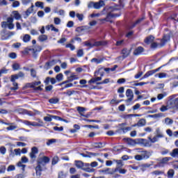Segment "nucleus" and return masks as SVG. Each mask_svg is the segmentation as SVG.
Here are the masks:
<instances>
[{
    "label": "nucleus",
    "mask_w": 178,
    "mask_h": 178,
    "mask_svg": "<svg viewBox=\"0 0 178 178\" xmlns=\"http://www.w3.org/2000/svg\"><path fill=\"white\" fill-rule=\"evenodd\" d=\"M38 122H31V126H33V127H42L44 126V122L42 120L38 119Z\"/></svg>",
    "instance_id": "obj_9"
},
{
    "label": "nucleus",
    "mask_w": 178,
    "mask_h": 178,
    "mask_svg": "<svg viewBox=\"0 0 178 178\" xmlns=\"http://www.w3.org/2000/svg\"><path fill=\"white\" fill-rule=\"evenodd\" d=\"M21 161L22 162V163H29V159L26 157V156H23L21 158Z\"/></svg>",
    "instance_id": "obj_45"
},
{
    "label": "nucleus",
    "mask_w": 178,
    "mask_h": 178,
    "mask_svg": "<svg viewBox=\"0 0 178 178\" xmlns=\"http://www.w3.org/2000/svg\"><path fill=\"white\" fill-rule=\"evenodd\" d=\"M101 80H102V77L98 76V77H96V78L91 79L88 81V83H89V84H91L92 83H93V84H97L98 85V81H101Z\"/></svg>",
    "instance_id": "obj_15"
},
{
    "label": "nucleus",
    "mask_w": 178,
    "mask_h": 178,
    "mask_svg": "<svg viewBox=\"0 0 178 178\" xmlns=\"http://www.w3.org/2000/svg\"><path fill=\"white\" fill-rule=\"evenodd\" d=\"M126 97H127V99L125 100V102H131L133 101V98H134V93H133V90L131 89L127 90Z\"/></svg>",
    "instance_id": "obj_5"
},
{
    "label": "nucleus",
    "mask_w": 178,
    "mask_h": 178,
    "mask_svg": "<svg viewBox=\"0 0 178 178\" xmlns=\"http://www.w3.org/2000/svg\"><path fill=\"white\" fill-rule=\"evenodd\" d=\"M9 58H10L11 59H16V58H17V55L16 54V53H10L8 55Z\"/></svg>",
    "instance_id": "obj_55"
},
{
    "label": "nucleus",
    "mask_w": 178,
    "mask_h": 178,
    "mask_svg": "<svg viewBox=\"0 0 178 178\" xmlns=\"http://www.w3.org/2000/svg\"><path fill=\"white\" fill-rule=\"evenodd\" d=\"M44 122H52V115H48V116L44 117Z\"/></svg>",
    "instance_id": "obj_43"
},
{
    "label": "nucleus",
    "mask_w": 178,
    "mask_h": 178,
    "mask_svg": "<svg viewBox=\"0 0 178 178\" xmlns=\"http://www.w3.org/2000/svg\"><path fill=\"white\" fill-rule=\"evenodd\" d=\"M56 80H57V81L60 82L63 80V74L60 73L56 75Z\"/></svg>",
    "instance_id": "obj_32"
},
{
    "label": "nucleus",
    "mask_w": 178,
    "mask_h": 178,
    "mask_svg": "<svg viewBox=\"0 0 178 178\" xmlns=\"http://www.w3.org/2000/svg\"><path fill=\"white\" fill-rule=\"evenodd\" d=\"M59 161V158L58 156H54L52 159V165H56L58 162Z\"/></svg>",
    "instance_id": "obj_46"
},
{
    "label": "nucleus",
    "mask_w": 178,
    "mask_h": 178,
    "mask_svg": "<svg viewBox=\"0 0 178 178\" xmlns=\"http://www.w3.org/2000/svg\"><path fill=\"white\" fill-rule=\"evenodd\" d=\"M12 23H13V18L10 17L7 19V22H2L1 27L3 28L7 27L8 24H10Z\"/></svg>",
    "instance_id": "obj_12"
},
{
    "label": "nucleus",
    "mask_w": 178,
    "mask_h": 178,
    "mask_svg": "<svg viewBox=\"0 0 178 178\" xmlns=\"http://www.w3.org/2000/svg\"><path fill=\"white\" fill-rule=\"evenodd\" d=\"M128 145H132L134 146L136 145V141L131 138H127L125 139Z\"/></svg>",
    "instance_id": "obj_27"
},
{
    "label": "nucleus",
    "mask_w": 178,
    "mask_h": 178,
    "mask_svg": "<svg viewBox=\"0 0 178 178\" xmlns=\"http://www.w3.org/2000/svg\"><path fill=\"white\" fill-rule=\"evenodd\" d=\"M85 45L89 48H94V47H102L106 45V42L99 41L95 42L94 44H91L90 42H85Z\"/></svg>",
    "instance_id": "obj_4"
},
{
    "label": "nucleus",
    "mask_w": 178,
    "mask_h": 178,
    "mask_svg": "<svg viewBox=\"0 0 178 178\" xmlns=\"http://www.w3.org/2000/svg\"><path fill=\"white\" fill-rule=\"evenodd\" d=\"M0 152L2 155H5L6 154V147H0Z\"/></svg>",
    "instance_id": "obj_52"
},
{
    "label": "nucleus",
    "mask_w": 178,
    "mask_h": 178,
    "mask_svg": "<svg viewBox=\"0 0 178 178\" xmlns=\"http://www.w3.org/2000/svg\"><path fill=\"white\" fill-rule=\"evenodd\" d=\"M105 10H106V8H104L101 13H93L90 15V17H91L92 19H94L95 17H100V16H102V15H104V12H105Z\"/></svg>",
    "instance_id": "obj_13"
},
{
    "label": "nucleus",
    "mask_w": 178,
    "mask_h": 178,
    "mask_svg": "<svg viewBox=\"0 0 178 178\" xmlns=\"http://www.w3.org/2000/svg\"><path fill=\"white\" fill-rule=\"evenodd\" d=\"M16 129H17L16 125H10V127H7V130L8 131L16 130Z\"/></svg>",
    "instance_id": "obj_57"
},
{
    "label": "nucleus",
    "mask_w": 178,
    "mask_h": 178,
    "mask_svg": "<svg viewBox=\"0 0 178 178\" xmlns=\"http://www.w3.org/2000/svg\"><path fill=\"white\" fill-rule=\"evenodd\" d=\"M152 175H163V171H159V170H155L153 171Z\"/></svg>",
    "instance_id": "obj_61"
},
{
    "label": "nucleus",
    "mask_w": 178,
    "mask_h": 178,
    "mask_svg": "<svg viewBox=\"0 0 178 178\" xmlns=\"http://www.w3.org/2000/svg\"><path fill=\"white\" fill-rule=\"evenodd\" d=\"M100 172L104 173V175H113V173L116 172V170L112 168H105L104 170H100Z\"/></svg>",
    "instance_id": "obj_8"
},
{
    "label": "nucleus",
    "mask_w": 178,
    "mask_h": 178,
    "mask_svg": "<svg viewBox=\"0 0 178 178\" xmlns=\"http://www.w3.org/2000/svg\"><path fill=\"white\" fill-rule=\"evenodd\" d=\"M130 52H131V50H129L127 49H124L122 50V58L124 59L125 58H127L129 55H130Z\"/></svg>",
    "instance_id": "obj_19"
},
{
    "label": "nucleus",
    "mask_w": 178,
    "mask_h": 178,
    "mask_svg": "<svg viewBox=\"0 0 178 178\" xmlns=\"http://www.w3.org/2000/svg\"><path fill=\"white\" fill-rule=\"evenodd\" d=\"M115 10H116V9L115 8V7H110L107 9V16L106 18L103 19H99L100 20V22L102 21H105L106 22L108 20V19H111V17H118V15H114L111 12H115Z\"/></svg>",
    "instance_id": "obj_2"
},
{
    "label": "nucleus",
    "mask_w": 178,
    "mask_h": 178,
    "mask_svg": "<svg viewBox=\"0 0 178 178\" xmlns=\"http://www.w3.org/2000/svg\"><path fill=\"white\" fill-rule=\"evenodd\" d=\"M168 108H170V109L177 111L178 110V97L175 99H170L168 102Z\"/></svg>",
    "instance_id": "obj_1"
},
{
    "label": "nucleus",
    "mask_w": 178,
    "mask_h": 178,
    "mask_svg": "<svg viewBox=\"0 0 178 178\" xmlns=\"http://www.w3.org/2000/svg\"><path fill=\"white\" fill-rule=\"evenodd\" d=\"M66 48H70L71 51H74L76 49V47L74 45L72 44L71 43H69L66 44Z\"/></svg>",
    "instance_id": "obj_44"
},
{
    "label": "nucleus",
    "mask_w": 178,
    "mask_h": 178,
    "mask_svg": "<svg viewBox=\"0 0 178 178\" xmlns=\"http://www.w3.org/2000/svg\"><path fill=\"white\" fill-rule=\"evenodd\" d=\"M168 177L169 178H173V176H175V170L173 169H170L167 172Z\"/></svg>",
    "instance_id": "obj_31"
},
{
    "label": "nucleus",
    "mask_w": 178,
    "mask_h": 178,
    "mask_svg": "<svg viewBox=\"0 0 178 178\" xmlns=\"http://www.w3.org/2000/svg\"><path fill=\"white\" fill-rule=\"evenodd\" d=\"M83 55H84L83 49L78 50V51H77V56H78V58H81V56H83Z\"/></svg>",
    "instance_id": "obj_54"
},
{
    "label": "nucleus",
    "mask_w": 178,
    "mask_h": 178,
    "mask_svg": "<svg viewBox=\"0 0 178 178\" xmlns=\"http://www.w3.org/2000/svg\"><path fill=\"white\" fill-rule=\"evenodd\" d=\"M83 170H84V172H88V173H94V172H95V169L90 168H83Z\"/></svg>",
    "instance_id": "obj_34"
},
{
    "label": "nucleus",
    "mask_w": 178,
    "mask_h": 178,
    "mask_svg": "<svg viewBox=\"0 0 178 178\" xmlns=\"http://www.w3.org/2000/svg\"><path fill=\"white\" fill-rule=\"evenodd\" d=\"M50 104H58L59 102V99L58 98H52L49 100Z\"/></svg>",
    "instance_id": "obj_42"
},
{
    "label": "nucleus",
    "mask_w": 178,
    "mask_h": 178,
    "mask_svg": "<svg viewBox=\"0 0 178 178\" xmlns=\"http://www.w3.org/2000/svg\"><path fill=\"white\" fill-rule=\"evenodd\" d=\"M33 8H34V5L31 4V6L29 8H28L26 12V16H30V15L33 13Z\"/></svg>",
    "instance_id": "obj_28"
},
{
    "label": "nucleus",
    "mask_w": 178,
    "mask_h": 178,
    "mask_svg": "<svg viewBox=\"0 0 178 178\" xmlns=\"http://www.w3.org/2000/svg\"><path fill=\"white\" fill-rule=\"evenodd\" d=\"M13 70H20V64L15 63L12 66Z\"/></svg>",
    "instance_id": "obj_35"
},
{
    "label": "nucleus",
    "mask_w": 178,
    "mask_h": 178,
    "mask_svg": "<svg viewBox=\"0 0 178 178\" xmlns=\"http://www.w3.org/2000/svg\"><path fill=\"white\" fill-rule=\"evenodd\" d=\"M123 44H124V40H118L116 42V47H122V45H123Z\"/></svg>",
    "instance_id": "obj_47"
},
{
    "label": "nucleus",
    "mask_w": 178,
    "mask_h": 178,
    "mask_svg": "<svg viewBox=\"0 0 178 178\" xmlns=\"http://www.w3.org/2000/svg\"><path fill=\"white\" fill-rule=\"evenodd\" d=\"M161 114H154V115H147V118H154V119H156L158 118H161Z\"/></svg>",
    "instance_id": "obj_56"
},
{
    "label": "nucleus",
    "mask_w": 178,
    "mask_h": 178,
    "mask_svg": "<svg viewBox=\"0 0 178 178\" xmlns=\"http://www.w3.org/2000/svg\"><path fill=\"white\" fill-rule=\"evenodd\" d=\"M143 72H138V74H136L135 75V79H140V77H141V76H143Z\"/></svg>",
    "instance_id": "obj_63"
},
{
    "label": "nucleus",
    "mask_w": 178,
    "mask_h": 178,
    "mask_svg": "<svg viewBox=\"0 0 178 178\" xmlns=\"http://www.w3.org/2000/svg\"><path fill=\"white\" fill-rule=\"evenodd\" d=\"M54 65H56V61L52 60V61H50L49 63H46L44 65V68L48 70L49 69V67H51V66H54Z\"/></svg>",
    "instance_id": "obj_23"
},
{
    "label": "nucleus",
    "mask_w": 178,
    "mask_h": 178,
    "mask_svg": "<svg viewBox=\"0 0 178 178\" xmlns=\"http://www.w3.org/2000/svg\"><path fill=\"white\" fill-rule=\"evenodd\" d=\"M154 73H155V72L153 71H149L147 72L142 79H147V77H149V76H152V74H154Z\"/></svg>",
    "instance_id": "obj_37"
},
{
    "label": "nucleus",
    "mask_w": 178,
    "mask_h": 178,
    "mask_svg": "<svg viewBox=\"0 0 178 178\" xmlns=\"http://www.w3.org/2000/svg\"><path fill=\"white\" fill-rule=\"evenodd\" d=\"M40 85H41V81H37V82L33 83L31 87L32 88H34V90H41L42 89L41 88Z\"/></svg>",
    "instance_id": "obj_10"
},
{
    "label": "nucleus",
    "mask_w": 178,
    "mask_h": 178,
    "mask_svg": "<svg viewBox=\"0 0 178 178\" xmlns=\"http://www.w3.org/2000/svg\"><path fill=\"white\" fill-rule=\"evenodd\" d=\"M77 111H78L79 113H83V112H86V108L77 107Z\"/></svg>",
    "instance_id": "obj_60"
},
{
    "label": "nucleus",
    "mask_w": 178,
    "mask_h": 178,
    "mask_svg": "<svg viewBox=\"0 0 178 178\" xmlns=\"http://www.w3.org/2000/svg\"><path fill=\"white\" fill-rule=\"evenodd\" d=\"M38 40L40 42H44V41L48 40V36L47 35H41L38 37Z\"/></svg>",
    "instance_id": "obj_26"
},
{
    "label": "nucleus",
    "mask_w": 178,
    "mask_h": 178,
    "mask_svg": "<svg viewBox=\"0 0 178 178\" xmlns=\"http://www.w3.org/2000/svg\"><path fill=\"white\" fill-rule=\"evenodd\" d=\"M31 40V36H30V35L26 34L24 35V38H23L24 42H29V41H30Z\"/></svg>",
    "instance_id": "obj_30"
},
{
    "label": "nucleus",
    "mask_w": 178,
    "mask_h": 178,
    "mask_svg": "<svg viewBox=\"0 0 178 178\" xmlns=\"http://www.w3.org/2000/svg\"><path fill=\"white\" fill-rule=\"evenodd\" d=\"M13 16L15 17V19H16V20H20V19H22V15H20L17 11H13Z\"/></svg>",
    "instance_id": "obj_24"
},
{
    "label": "nucleus",
    "mask_w": 178,
    "mask_h": 178,
    "mask_svg": "<svg viewBox=\"0 0 178 178\" xmlns=\"http://www.w3.org/2000/svg\"><path fill=\"white\" fill-rule=\"evenodd\" d=\"M105 6V3L104 2V1L100 0L98 2H95V9H100L102 8V6Z\"/></svg>",
    "instance_id": "obj_11"
},
{
    "label": "nucleus",
    "mask_w": 178,
    "mask_h": 178,
    "mask_svg": "<svg viewBox=\"0 0 178 178\" xmlns=\"http://www.w3.org/2000/svg\"><path fill=\"white\" fill-rule=\"evenodd\" d=\"M35 5L37 8H41V9H44V3L43 2L37 1Z\"/></svg>",
    "instance_id": "obj_39"
},
{
    "label": "nucleus",
    "mask_w": 178,
    "mask_h": 178,
    "mask_svg": "<svg viewBox=\"0 0 178 178\" xmlns=\"http://www.w3.org/2000/svg\"><path fill=\"white\" fill-rule=\"evenodd\" d=\"M56 143V139H50L47 142V145H51Z\"/></svg>",
    "instance_id": "obj_49"
},
{
    "label": "nucleus",
    "mask_w": 178,
    "mask_h": 178,
    "mask_svg": "<svg viewBox=\"0 0 178 178\" xmlns=\"http://www.w3.org/2000/svg\"><path fill=\"white\" fill-rule=\"evenodd\" d=\"M60 18L59 17H54V24H56L57 26L60 24Z\"/></svg>",
    "instance_id": "obj_53"
},
{
    "label": "nucleus",
    "mask_w": 178,
    "mask_h": 178,
    "mask_svg": "<svg viewBox=\"0 0 178 178\" xmlns=\"http://www.w3.org/2000/svg\"><path fill=\"white\" fill-rule=\"evenodd\" d=\"M168 74L165 72H160L154 75V77H159V79H166Z\"/></svg>",
    "instance_id": "obj_20"
},
{
    "label": "nucleus",
    "mask_w": 178,
    "mask_h": 178,
    "mask_svg": "<svg viewBox=\"0 0 178 178\" xmlns=\"http://www.w3.org/2000/svg\"><path fill=\"white\" fill-rule=\"evenodd\" d=\"M147 124V121L145 119L142 118L137 122L138 127H144Z\"/></svg>",
    "instance_id": "obj_17"
},
{
    "label": "nucleus",
    "mask_w": 178,
    "mask_h": 178,
    "mask_svg": "<svg viewBox=\"0 0 178 178\" xmlns=\"http://www.w3.org/2000/svg\"><path fill=\"white\" fill-rule=\"evenodd\" d=\"M169 40H170V38L169 37V35L164 36V38L161 40L160 47H163V45H165V42H168V41H169Z\"/></svg>",
    "instance_id": "obj_25"
},
{
    "label": "nucleus",
    "mask_w": 178,
    "mask_h": 178,
    "mask_svg": "<svg viewBox=\"0 0 178 178\" xmlns=\"http://www.w3.org/2000/svg\"><path fill=\"white\" fill-rule=\"evenodd\" d=\"M141 156L143 159H148V158H149V153L145 151L142 152Z\"/></svg>",
    "instance_id": "obj_29"
},
{
    "label": "nucleus",
    "mask_w": 178,
    "mask_h": 178,
    "mask_svg": "<svg viewBox=\"0 0 178 178\" xmlns=\"http://www.w3.org/2000/svg\"><path fill=\"white\" fill-rule=\"evenodd\" d=\"M92 63H101L102 62V60H99L97 58H92L91 60Z\"/></svg>",
    "instance_id": "obj_59"
},
{
    "label": "nucleus",
    "mask_w": 178,
    "mask_h": 178,
    "mask_svg": "<svg viewBox=\"0 0 178 178\" xmlns=\"http://www.w3.org/2000/svg\"><path fill=\"white\" fill-rule=\"evenodd\" d=\"M170 156L175 158V156H178V149H174L172 152L170 154Z\"/></svg>",
    "instance_id": "obj_33"
},
{
    "label": "nucleus",
    "mask_w": 178,
    "mask_h": 178,
    "mask_svg": "<svg viewBox=\"0 0 178 178\" xmlns=\"http://www.w3.org/2000/svg\"><path fill=\"white\" fill-rule=\"evenodd\" d=\"M66 175L63 173V172H60L58 173V178H65Z\"/></svg>",
    "instance_id": "obj_64"
},
{
    "label": "nucleus",
    "mask_w": 178,
    "mask_h": 178,
    "mask_svg": "<svg viewBox=\"0 0 178 178\" xmlns=\"http://www.w3.org/2000/svg\"><path fill=\"white\" fill-rule=\"evenodd\" d=\"M17 166H18L19 168H22V170H24V168H26V165H24V164H23V162H22V161H19V162L17 163Z\"/></svg>",
    "instance_id": "obj_58"
},
{
    "label": "nucleus",
    "mask_w": 178,
    "mask_h": 178,
    "mask_svg": "<svg viewBox=\"0 0 178 178\" xmlns=\"http://www.w3.org/2000/svg\"><path fill=\"white\" fill-rule=\"evenodd\" d=\"M17 79H19V75H17V74L12 75L10 81H12V83H15V81H16V80H17Z\"/></svg>",
    "instance_id": "obj_48"
},
{
    "label": "nucleus",
    "mask_w": 178,
    "mask_h": 178,
    "mask_svg": "<svg viewBox=\"0 0 178 178\" xmlns=\"http://www.w3.org/2000/svg\"><path fill=\"white\" fill-rule=\"evenodd\" d=\"M150 143H157L158 141V136H154L153 138H151V137H148Z\"/></svg>",
    "instance_id": "obj_51"
},
{
    "label": "nucleus",
    "mask_w": 178,
    "mask_h": 178,
    "mask_svg": "<svg viewBox=\"0 0 178 178\" xmlns=\"http://www.w3.org/2000/svg\"><path fill=\"white\" fill-rule=\"evenodd\" d=\"M168 109H170L169 106H168V102L166 106H162L160 108L161 112H166V111H168Z\"/></svg>",
    "instance_id": "obj_40"
},
{
    "label": "nucleus",
    "mask_w": 178,
    "mask_h": 178,
    "mask_svg": "<svg viewBox=\"0 0 178 178\" xmlns=\"http://www.w3.org/2000/svg\"><path fill=\"white\" fill-rule=\"evenodd\" d=\"M40 156L41 157L38 159V163H40L42 166H45L47 163H49V157L44 156V153H41Z\"/></svg>",
    "instance_id": "obj_3"
},
{
    "label": "nucleus",
    "mask_w": 178,
    "mask_h": 178,
    "mask_svg": "<svg viewBox=\"0 0 178 178\" xmlns=\"http://www.w3.org/2000/svg\"><path fill=\"white\" fill-rule=\"evenodd\" d=\"M37 154H38V149L35 147H32L31 152L29 154V156L32 161H35V158H37Z\"/></svg>",
    "instance_id": "obj_6"
},
{
    "label": "nucleus",
    "mask_w": 178,
    "mask_h": 178,
    "mask_svg": "<svg viewBox=\"0 0 178 178\" xmlns=\"http://www.w3.org/2000/svg\"><path fill=\"white\" fill-rule=\"evenodd\" d=\"M54 130H55V131H63V127H54Z\"/></svg>",
    "instance_id": "obj_62"
},
{
    "label": "nucleus",
    "mask_w": 178,
    "mask_h": 178,
    "mask_svg": "<svg viewBox=\"0 0 178 178\" xmlns=\"http://www.w3.org/2000/svg\"><path fill=\"white\" fill-rule=\"evenodd\" d=\"M75 165L76 166V168H78V169H84V163H83L82 161H75Z\"/></svg>",
    "instance_id": "obj_21"
},
{
    "label": "nucleus",
    "mask_w": 178,
    "mask_h": 178,
    "mask_svg": "<svg viewBox=\"0 0 178 178\" xmlns=\"http://www.w3.org/2000/svg\"><path fill=\"white\" fill-rule=\"evenodd\" d=\"M154 39H155V38L152 35L148 36L145 40V44H152V42H154Z\"/></svg>",
    "instance_id": "obj_18"
},
{
    "label": "nucleus",
    "mask_w": 178,
    "mask_h": 178,
    "mask_svg": "<svg viewBox=\"0 0 178 178\" xmlns=\"http://www.w3.org/2000/svg\"><path fill=\"white\" fill-rule=\"evenodd\" d=\"M143 52H144V48L139 47L134 50V55H135V56H137L138 55H140V54H143Z\"/></svg>",
    "instance_id": "obj_14"
},
{
    "label": "nucleus",
    "mask_w": 178,
    "mask_h": 178,
    "mask_svg": "<svg viewBox=\"0 0 178 178\" xmlns=\"http://www.w3.org/2000/svg\"><path fill=\"white\" fill-rule=\"evenodd\" d=\"M14 152H13V149H11L10 150V154H9L10 158H15V155H16V156H20V155H22V150L20 149H14Z\"/></svg>",
    "instance_id": "obj_7"
},
{
    "label": "nucleus",
    "mask_w": 178,
    "mask_h": 178,
    "mask_svg": "<svg viewBox=\"0 0 178 178\" xmlns=\"http://www.w3.org/2000/svg\"><path fill=\"white\" fill-rule=\"evenodd\" d=\"M151 167V164H148V163H146V164H143L140 166V169L143 172H145V170L147 169V168H150Z\"/></svg>",
    "instance_id": "obj_38"
},
{
    "label": "nucleus",
    "mask_w": 178,
    "mask_h": 178,
    "mask_svg": "<svg viewBox=\"0 0 178 178\" xmlns=\"http://www.w3.org/2000/svg\"><path fill=\"white\" fill-rule=\"evenodd\" d=\"M117 163V168H122L123 166V161L122 160H114Z\"/></svg>",
    "instance_id": "obj_41"
},
{
    "label": "nucleus",
    "mask_w": 178,
    "mask_h": 178,
    "mask_svg": "<svg viewBox=\"0 0 178 178\" xmlns=\"http://www.w3.org/2000/svg\"><path fill=\"white\" fill-rule=\"evenodd\" d=\"M115 170V172H118L120 175H126L127 172V170L121 168H116Z\"/></svg>",
    "instance_id": "obj_22"
},
{
    "label": "nucleus",
    "mask_w": 178,
    "mask_h": 178,
    "mask_svg": "<svg viewBox=\"0 0 178 178\" xmlns=\"http://www.w3.org/2000/svg\"><path fill=\"white\" fill-rule=\"evenodd\" d=\"M170 160V157H165L161 161V163H168Z\"/></svg>",
    "instance_id": "obj_50"
},
{
    "label": "nucleus",
    "mask_w": 178,
    "mask_h": 178,
    "mask_svg": "<svg viewBox=\"0 0 178 178\" xmlns=\"http://www.w3.org/2000/svg\"><path fill=\"white\" fill-rule=\"evenodd\" d=\"M42 165L38 163V166L35 168V172L37 176H41V172H42Z\"/></svg>",
    "instance_id": "obj_16"
},
{
    "label": "nucleus",
    "mask_w": 178,
    "mask_h": 178,
    "mask_svg": "<svg viewBox=\"0 0 178 178\" xmlns=\"http://www.w3.org/2000/svg\"><path fill=\"white\" fill-rule=\"evenodd\" d=\"M165 124L169 126L170 124H173V120L169 118H167L165 119Z\"/></svg>",
    "instance_id": "obj_36"
}]
</instances>
